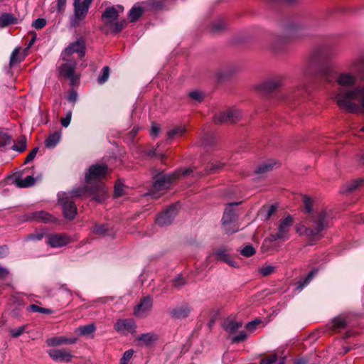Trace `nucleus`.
Masks as SVG:
<instances>
[{
    "instance_id": "24",
    "label": "nucleus",
    "mask_w": 364,
    "mask_h": 364,
    "mask_svg": "<svg viewBox=\"0 0 364 364\" xmlns=\"http://www.w3.org/2000/svg\"><path fill=\"white\" fill-rule=\"evenodd\" d=\"M289 30L292 33V35L301 36L308 35L307 31L309 30V26L305 23H294L289 27Z\"/></svg>"
},
{
    "instance_id": "35",
    "label": "nucleus",
    "mask_w": 364,
    "mask_h": 364,
    "mask_svg": "<svg viewBox=\"0 0 364 364\" xmlns=\"http://www.w3.org/2000/svg\"><path fill=\"white\" fill-rule=\"evenodd\" d=\"M275 165L276 164L272 161L264 162L257 167L255 172L259 174L265 173L267 172L271 171Z\"/></svg>"
},
{
    "instance_id": "27",
    "label": "nucleus",
    "mask_w": 364,
    "mask_h": 364,
    "mask_svg": "<svg viewBox=\"0 0 364 364\" xmlns=\"http://www.w3.org/2000/svg\"><path fill=\"white\" fill-rule=\"evenodd\" d=\"M18 21L17 18H16L11 13H3L0 16V27L4 28L8 26L15 24Z\"/></svg>"
},
{
    "instance_id": "50",
    "label": "nucleus",
    "mask_w": 364,
    "mask_h": 364,
    "mask_svg": "<svg viewBox=\"0 0 364 364\" xmlns=\"http://www.w3.org/2000/svg\"><path fill=\"white\" fill-rule=\"evenodd\" d=\"M303 203L304 205V210L306 213H311L312 211V200L308 196H304Z\"/></svg>"
},
{
    "instance_id": "49",
    "label": "nucleus",
    "mask_w": 364,
    "mask_h": 364,
    "mask_svg": "<svg viewBox=\"0 0 364 364\" xmlns=\"http://www.w3.org/2000/svg\"><path fill=\"white\" fill-rule=\"evenodd\" d=\"M240 253L243 256L249 257L255 255V250L252 245H247L241 250Z\"/></svg>"
},
{
    "instance_id": "18",
    "label": "nucleus",
    "mask_w": 364,
    "mask_h": 364,
    "mask_svg": "<svg viewBox=\"0 0 364 364\" xmlns=\"http://www.w3.org/2000/svg\"><path fill=\"white\" fill-rule=\"evenodd\" d=\"M124 11L123 6L118 5L117 7L111 6L105 9L102 15V20L105 26H111V23L118 18L119 14Z\"/></svg>"
},
{
    "instance_id": "51",
    "label": "nucleus",
    "mask_w": 364,
    "mask_h": 364,
    "mask_svg": "<svg viewBox=\"0 0 364 364\" xmlns=\"http://www.w3.org/2000/svg\"><path fill=\"white\" fill-rule=\"evenodd\" d=\"M275 271V267L273 265H267L259 269V272L266 277L272 274Z\"/></svg>"
},
{
    "instance_id": "37",
    "label": "nucleus",
    "mask_w": 364,
    "mask_h": 364,
    "mask_svg": "<svg viewBox=\"0 0 364 364\" xmlns=\"http://www.w3.org/2000/svg\"><path fill=\"white\" fill-rule=\"evenodd\" d=\"M127 26L126 20H121L117 21H113L111 23V26H107L112 29V31L117 33H119Z\"/></svg>"
},
{
    "instance_id": "46",
    "label": "nucleus",
    "mask_w": 364,
    "mask_h": 364,
    "mask_svg": "<svg viewBox=\"0 0 364 364\" xmlns=\"http://www.w3.org/2000/svg\"><path fill=\"white\" fill-rule=\"evenodd\" d=\"M11 136L6 132H0V146H6L11 143Z\"/></svg>"
},
{
    "instance_id": "33",
    "label": "nucleus",
    "mask_w": 364,
    "mask_h": 364,
    "mask_svg": "<svg viewBox=\"0 0 364 364\" xmlns=\"http://www.w3.org/2000/svg\"><path fill=\"white\" fill-rule=\"evenodd\" d=\"M146 9L149 11H159L164 8V1L163 0H149L146 3Z\"/></svg>"
},
{
    "instance_id": "5",
    "label": "nucleus",
    "mask_w": 364,
    "mask_h": 364,
    "mask_svg": "<svg viewBox=\"0 0 364 364\" xmlns=\"http://www.w3.org/2000/svg\"><path fill=\"white\" fill-rule=\"evenodd\" d=\"M178 176L179 173H178L173 174L159 173L155 176L154 184L149 194L153 198H157L159 194H160L159 193L168 189L171 183L176 180Z\"/></svg>"
},
{
    "instance_id": "60",
    "label": "nucleus",
    "mask_w": 364,
    "mask_h": 364,
    "mask_svg": "<svg viewBox=\"0 0 364 364\" xmlns=\"http://www.w3.org/2000/svg\"><path fill=\"white\" fill-rule=\"evenodd\" d=\"M44 236V233L43 232H37L34 234H30L27 236V240H41L43 239Z\"/></svg>"
},
{
    "instance_id": "11",
    "label": "nucleus",
    "mask_w": 364,
    "mask_h": 364,
    "mask_svg": "<svg viewBox=\"0 0 364 364\" xmlns=\"http://www.w3.org/2000/svg\"><path fill=\"white\" fill-rule=\"evenodd\" d=\"M241 117L239 110L233 108L228 109L215 115L214 122L218 124L224 123H235Z\"/></svg>"
},
{
    "instance_id": "47",
    "label": "nucleus",
    "mask_w": 364,
    "mask_h": 364,
    "mask_svg": "<svg viewBox=\"0 0 364 364\" xmlns=\"http://www.w3.org/2000/svg\"><path fill=\"white\" fill-rule=\"evenodd\" d=\"M223 167V164L221 163H215L208 164L205 168L206 173H210L220 170Z\"/></svg>"
},
{
    "instance_id": "64",
    "label": "nucleus",
    "mask_w": 364,
    "mask_h": 364,
    "mask_svg": "<svg viewBox=\"0 0 364 364\" xmlns=\"http://www.w3.org/2000/svg\"><path fill=\"white\" fill-rule=\"evenodd\" d=\"M77 92L72 90L70 92H69V95L68 96V100L70 101V102H75L77 100Z\"/></svg>"
},
{
    "instance_id": "17",
    "label": "nucleus",
    "mask_w": 364,
    "mask_h": 364,
    "mask_svg": "<svg viewBox=\"0 0 364 364\" xmlns=\"http://www.w3.org/2000/svg\"><path fill=\"white\" fill-rule=\"evenodd\" d=\"M212 255L218 261H223L230 267H238L237 262L230 257V249L227 247H220L213 250Z\"/></svg>"
},
{
    "instance_id": "53",
    "label": "nucleus",
    "mask_w": 364,
    "mask_h": 364,
    "mask_svg": "<svg viewBox=\"0 0 364 364\" xmlns=\"http://www.w3.org/2000/svg\"><path fill=\"white\" fill-rule=\"evenodd\" d=\"M188 96L191 99H193L198 102H202V100H203V97H204L203 94L201 92L198 91V90H194V91L189 92Z\"/></svg>"
},
{
    "instance_id": "28",
    "label": "nucleus",
    "mask_w": 364,
    "mask_h": 364,
    "mask_svg": "<svg viewBox=\"0 0 364 364\" xmlns=\"http://www.w3.org/2000/svg\"><path fill=\"white\" fill-rule=\"evenodd\" d=\"M243 323L232 319H227L223 324L225 330L229 333H234L242 326Z\"/></svg>"
},
{
    "instance_id": "13",
    "label": "nucleus",
    "mask_w": 364,
    "mask_h": 364,
    "mask_svg": "<svg viewBox=\"0 0 364 364\" xmlns=\"http://www.w3.org/2000/svg\"><path fill=\"white\" fill-rule=\"evenodd\" d=\"M114 329L119 333L127 334L136 332V324L132 318L119 319L114 324Z\"/></svg>"
},
{
    "instance_id": "12",
    "label": "nucleus",
    "mask_w": 364,
    "mask_h": 364,
    "mask_svg": "<svg viewBox=\"0 0 364 364\" xmlns=\"http://www.w3.org/2000/svg\"><path fill=\"white\" fill-rule=\"evenodd\" d=\"M178 210V205L173 204L171 205L168 209L158 215L155 220L156 224L161 227L169 225L177 215Z\"/></svg>"
},
{
    "instance_id": "20",
    "label": "nucleus",
    "mask_w": 364,
    "mask_h": 364,
    "mask_svg": "<svg viewBox=\"0 0 364 364\" xmlns=\"http://www.w3.org/2000/svg\"><path fill=\"white\" fill-rule=\"evenodd\" d=\"M153 305V299L150 296H146L141 300L140 303L134 309V315L136 316H144L149 311Z\"/></svg>"
},
{
    "instance_id": "57",
    "label": "nucleus",
    "mask_w": 364,
    "mask_h": 364,
    "mask_svg": "<svg viewBox=\"0 0 364 364\" xmlns=\"http://www.w3.org/2000/svg\"><path fill=\"white\" fill-rule=\"evenodd\" d=\"M46 21L44 18H38L33 22L32 26L36 29H41L46 26Z\"/></svg>"
},
{
    "instance_id": "59",
    "label": "nucleus",
    "mask_w": 364,
    "mask_h": 364,
    "mask_svg": "<svg viewBox=\"0 0 364 364\" xmlns=\"http://www.w3.org/2000/svg\"><path fill=\"white\" fill-rule=\"evenodd\" d=\"M38 151V147L36 146L28 154V156H26V158L25 159L24 164H27V163H29L30 161H33L35 159Z\"/></svg>"
},
{
    "instance_id": "38",
    "label": "nucleus",
    "mask_w": 364,
    "mask_h": 364,
    "mask_svg": "<svg viewBox=\"0 0 364 364\" xmlns=\"http://www.w3.org/2000/svg\"><path fill=\"white\" fill-rule=\"evenodd\" d=\"M346 326V321L344 318L341 316L336 317L332 321V328L336 329H341L344 328Z\"/></svg>"
},
{
    "instance_id": "41",
    "label": "nucleus",
    "mask_w": 364,
    "mask_h": 364,
    "mask_svg": "<svg viewBox=\"0 0 364 364\" xmlns=\"http://www.w3.org/2000/svg\"><path fill=\"white\" fill-rule=\"evenodd\" d=\"M316 269L311 270L308 275L304 278V280L301 281L299 283L298 287L299 289H303L304 287L309 284V283L311 281V279L315 277V275L317 274Z\"/></svg>"
},
{
    "instance_id": "39",
    "label": "nucleus",
    "mask_w": 364,
    "mask_h": 364,
    "mask_svg": "<svg viewBox=\"0 0 364 364\" xmlns=\"http://www.w3.org/2000/svg\"><path fill=\"white\" fill-rule=\"evenodd\" d=\"M186 132V128L183 126L176 127L168 132V139H172L176 136H182Z\"/></svg>"
},
{
    "instance_id": "48",
    "label": "nucleus",
    "mask_w": 364,
    "mask_h": 364,
    "mask_svg": "<svg viewBox=\"0 0 364 364\" xmlns=\"http://www.w3.org/2000/svg\"><path fill=\"white\" fill-rule=\"evenodd\" d=\"M107 230L108 228L106 225H96L93 228L92 232L96 235H102L107 233Z\"/></svg>"
},
{
    "instance_id": "34",
    "label": "nucleus",
    "mask_w": 364,
    "mask_h": 364,
    "mask_svg": "<svg viewBox=\"0 0 364 364\" xmlns=\"http://www.w3.org/2000/svg\"><path fill=\"white\" fill-rule=\"evenodd\" d=\"M145 9L139 6H134L129 12V16L132 22L136 21L144 13Z\"/></svg>"
},
{
    "instance_id": "1",
    "label": "nucleus",
    "mask_w": 364,
    "mask_h": 364,
    "mask_svg": "<svg viewBox=\"0 0 364 364\" xmlns=\"http://www.w3.org/2000/svg\"><path fill=\"white\" fill-rule=\"evenodd\" d=\"M337 105L343 110L353 114L364 112V86L353 90H342L336 97Z\"/></svg>"
},
{
    "instance_id": "45",
    "label": "nucleus",
    "mask_w": 364,
    "mask_h": 364,
    "mask_svg": "<svg viewBox=\"0 0 364 364\" xmlns=\"http://www.w3.org/2000/svg\"><path fill=\"white\" fill-rule=\"evenodd\" d=\"M124 194V187L120 181H117L114 185V196L116 198L122 196Z\"/></svg>"
},
{
    "instance_id": "43",
    "label": "nucleus",
    "mask_w": 364,
    "mask_h": 364,
    "mask_svg": "<svg viewBox=\"0 0 364 364\" xmlns=\"http://www.w3.org/2000/svg\"><path fill=\"white\" fill-rule=\"evenodd\" d=\"M225 28V23L219 19L214 22L211 26V31L213 33H218Z\"/></svg>"
},
{
    "instance_id": "10",
    "label": "nucleus",
    "mask_w": 364,
    "mask_h": 364,
    "mask_svg": "<svg viewBox=\"0 0 364 364\" xmlns=\"http://www.w3.org/2000/svg\"><path fill=\"white\" fill-rule=\"evenodd\" d=\"M58 203L62 206L64 217L68 220L75 218L77 207L70 198V194H58Z\"/></svg>"
},
{
    "instance_id": "6",
    "label": "nucleus",
    "mask_w": 364,
    "mask_h": 364,
    "mask_svg": "<svg viewBox=\"0 0 364 364\" xmlns=\"http://www.w3.org/2000/svg\"><path fill=\"white\" fill-rule=\"evenodd\" d=\"M92 1L93 0L74 1V14L70 20V27L77 28L80 26V21L85 18Z\"/></svg>"
},
{
    "instance_id": "7",
    "label": "nucleus",
    "mask_w": 364,
    "mask_h": 364,
    "mask_svg": "<svg viewBox=\"0 0 364 364\" xmlns=\"http://www.w3.org/2000/svg\"><path fill=\"white\" fill-rule=\"evenodd\" d=\"M62 59L65 61L58 67V72L60 77L68 79L71 86H75L79 80V76L75 73L77 63L75 60L67 59L64 56Z\"/></svg>"
},
{
    "instance_id": "4",
    "label": "nucleus",
    "mask_w": 364,
    "mask_h": 364,
    "mask_svg": "<svg viewBox=\"0 0 364 364\" xmlns=\"http://www.w3.org/2000/svg\"><path fill=\"white\" fill-rule=\"evenodd\" d=\"M241 202L228 203L224 210L222 218V225L226 234H232L239 230L236 223L237 214L233 207L240 205Z\"/></svg>"
},
{
    "instance_id": "23",
    "label": "nucleus",
    "mask_w": 364,
    "mask_h": 364,
    "mask_svg": "<svg viewBox=\"0 0 364 364\" xmlns=\"http://www.w3.org/2000/svg\"><path fill=\"white\" fill-rule=\"evenodd\" d=\"M159 339V336L154 332H149L139 335L136 341L146 346H149Z\"/></svg>"
},
{
    "instance_id": "58",
    "label": "nucleus",
    "mask_w": 364,
    "mask_h": 364,
    "mask_svg": "<svg viewBox=\"0 0 364 364\" xmlns=\"http://www.w3.org/2000/svg\"><path fill=\"white\" fill-rule=\"evenodd\" d=\"M72 117V111H68L66 114L65 117L61 119L60 122L63 127H67L70 123Z\"/></svg>"
},
{
    "instance_id": "44",
    "label": "nucleus",
    "mask_w": 364,
    "mask_h": 364,
    "mask_svg": "<svg viewBox=\"0 0 364 364\" xmlns=\"http://www.w3.org/2000/svg\"><path fill=\"white\" fill-rule=\"evenodd\" d=\"M109 68L108 66H105L102 68V73L100 75V76L97 78V82L100 84L105 83L109 78Z\"/></svg>"
},
{
    "instance_id": "14",
    "label": "nucleus",
    "mask_w": 364,
    "mask_h": 364,
    "mask_svg": "<svg viewBox=\"0 0 364 364\" xmlns=\"http://www.w3.org/2000/svg\"><path fill=\"white\" fill-rule=\"evenodd\" d=\"M73 53H77L79 57L81 58L85 55V43L83 39L80 38L77 40L75 42L70 43L67 48H65L63 52L61 57L66 58Z\"/></svg>"
},
{
    "instance_id": "26",
    "label": "nucleus",
    "mask_w": 364,
    "mask_h": 364,
    "mask_svg": "<svg viewBox=\"0 0 364 364\" xmlns=\"http://www.w3.org/2000/svg\"><path fill=\"white\" fill-rule=\"evenodd\" d=\"M282 84V80L280 77H276L274 78L269 79L266 80L263 84L262 87L264 90L268 92H272L277 88L280 87Z\"/></svg>"
},
{
    "instance_id": "15",
    "label": "nucleus",
    "mask_w": 364,
    "mask_h": 364,
    "mask_svg": "<svg viewBox=\"0 0 364 364\" xmlns=\"http://www.w3.org/2000/svg\"><path fill=\"white\" fill-rule=\"evenodd\" d=\"M338 84L342 87L339 88L334 97L336 102H337L336 97L338 92L342 90H353V88H348V87L354 85L356 82V77L354 75L348 73H341L336 80ZM356 87H355V88ZM354 89V87H353Z\"/></svg>"
},
{
    "instance_id": "21",
    "label": "nucleus",
    "mask_w": 364,
    "mask_h": 364,
    "mask_svg": "<svg viewBox=\"0 0 364 364\" xmlns=\"http://www.w3.org/2000/svg\"><path fill=\"white\" fill-rule=\"evenodd\" d=\"M70 242V237L65 234H53L50 235L47 243L52 247H61Z\"/></svg>"
},
{
    "instance_id": "19",
    "label": "nucleus",
    "mask_w": 364,
    "mask_h": 364,
    "mask_svg": "<svg viewBox=\"0 0 364 364\" xmlns=\"http://www.w3.org/2000/svg\"><path fill=\"white\" fill-rule=\"evenodd\" d=\"M49 356L55 362H70L73 355L65 348L50 349L48 351Z\"/></svg>"
},
{
    "instance_id": "56",
    "label": "nucleus",
    "mask_w": 364,
    "mask_h": 364,
    "mask_svg": "<svg viewBox=\"0 0 364 364\" xmlns=\"http://www.w3.org/2000/svg\"><path fill=\"white\" fill-rule=\"evenodd\" d=\"M172 283L173 287L179 288L185 284L186 281L182 276L178 275L172 280Z\"/></svg>"
},
{
    "instance_id": "55",
    "label": "nucleus",
    "mask_w": 364,
    "mask_h": 364,
    "mask_svg": "<svg viewBox=\"0 0 364 364\" xmlns=\"http://www.w3.org/2000/svg\"><path fill=\"white\" fill-rule=\"evenodd\" d=\"M247 334L245 331H241L232 338V342L236 343L244 341L247 338Z\"/></svg>"
},
{
    "instance_id": "54",
    "label": "nucleus",
    "mask_w": 364,
    "mask_h": 364,
    "mask_svg": "<svg viewBox=\"0 0 364 364\" xmlns=\"http://www.w3.org/2000/svg\"><path fill=\"white\" fill-rule=\"evenodd\" d=\"M277 359V354H271L260 360L259 364H273Z\"/></svg>"
},
{
    "instance_id": "52",
    "label": "nucleus",
    "mask_w": 364,
    "mask_h": 364,
    "mask_svg": "<svg viewBox=\"0 0 364 364\" xmlns=\"http://www.w3.org/2000/svg\"><path fill=\"white\" fill-rule=\"evenodd\" d=\"M134 354V350H126L121 360H120V364H128V362L130 360V359L132 358V355Z\"/></svg>"
},
{
    "instance_id": "29",
    "label": "nucleus",
    "mask_w": 364,
    "mask_h": 364,
    "mask_svg": "<svg viewBox=\"0 0 364 364\" xmlns=\"http://www.w3.org/2000/svg\"><path fill=\"white\" fill-rule=\"evenodd\" d=\"M60 140V133L55 132L50 134L45 141L46 146L52 149L54 148Z\"/></svg>"
},
{
    "instance_id": "16",
    "label": "nucleus",
    "mask_w": 364,
    "mask_h": 364,
    "mask_svg": "<svg viewBox=\"0 0 364 364\" xmlns=\"http://www.w3.org/2000/svg\"><path fill=\"white\" fill-rule=\"evenodd\" d=\"M191 311V306L187 303H183L174 308L170 309L168 310V314L172 318L181 320L188 318Z\"/></svg>"
},
{
    "instance_id": "30",
    "label": "nucleus",
    "mask_w": 364,
    "mask_h": 364,
    "mask_svg": "<svg viewBox=\"0 0 364 364\" xmlns=\"http://www.w3.org/2000/svg\"><path fill=\"white\" fill-rule=\"evenodd\" d=\"M96 330L95 323H90L85 326H80L76 328L75 332L80 336H89L92 334Z\"/></svg>"
},
{
    "instance_id": "22",
    "label": "nucleus",
    "mask_w": 364,
    "mask_h": 364,
    "mask_svg": "<svg viewBox=\"0 0 364 364\" xmlns=\"http://www.w3.org/2000/svg\"><path fill=\"white\" fill-rule=\"evenodd\" d=\"M76 338H66L65 336L51 337L46 340L48 346L55 347L61 345L74 344L77 342Z\"/></svg>"
},
{
    "instance_id": "61",
    "label": "nucleus",
    "mask_w": 364,
    "mask_h": 364,
    "mask_svg": "<svg viewBox=\"0 0 364 364\" xmlns=\"http://www.w3.org/2000/svg\"><path fill=\"white\" fill-rule=\"evenodd\" d=\"M67 0H57V11L58 13L62 14L65 8Z\"/></svg>"
},
{
    "instance_id": "62",
    "label": "nucleus",
    "mask_w": 364,
    "mask_h": 364,
    "mask_svg": "<svg viewBox=\"0 0 364 364\" xmlns=\"http://www.w3.org/2000/svg\"><path fill=\"white\" fill-rule=\"evenodd\" d=\"M24 331H25V326H21L18 327L17 329H11V333L13 337H18V336H21L23 333Z\"/></svg>"
},
{
    "instance_id": "42",
    "label": "nucleus",
    "mask_w": 364,
    "mask_h": 364,
    "mask_svg": "<svg viewBox=\"0 0 364 364\" xmlns=\"http://www.w3.org/2000/svg\"><path fill=\"white\" fill-rule=\"evenodd\" d=\"M20 48H16L11 53L10 56L9 65L14 66V65L19 63L22 61V59L18 58Z\"/></svg>"
},
{
    "instance_id": "3",
    "label": "nucleus",
    "mask_w": 364,
    "mask_h": 364,
    "mask_svg": "<svg viewBox=\"0 0 364 364\" xmlns=\"http://www.w3.org/2000/svg\"><path fill=\"white\" fill-rule=\"evenodd\" d=\"M63 193L70 194L71 199L73 198L89 196L91 197L93 200L98 203H102L107 197V188L102 182H97L95 186L87 184L83 187H78L70 192Z\"/></svg>"
},
{
    "instance_id": "2",
    "label": "nucleus",
    "mask_w": 364,
    "mask_h": 364,
    "mask_svg": "<svg viewBox=\"0 0 364 364\" xmlns=\"http://www.w3.org/2000/svg\"><path fill=\"white\" fill-rule=\"evenodd\" d=\"M330 220V215L326 210H322L308 216L306 224L297 225L296 231L300 235L321 238L322 231L329 226Z\"/></svg>"
},
{
    "instance_id": "63",
    "label": "nucleus",
    "mask_w": 364,
    "mask_h": 364,
    "mask_svg": "<svg viewBox=\"0 0 364 364\" xmlns=\"http://www.w3.org/2000/svg\"><path fill=\"white\" fill-rule=\"evenodd\" d=\"M277 207L275 205H272L268 208L267 212L266 219L268 220L269 218L276 212Z\"/></svg>"
},
{
    "instance_id": "25",
    "label": "nucleus",
    "mask_w": 364,
    "mask_h": 364,
    "mask_svg": "<svg viewBox=\"0 0 364 364\" xmlns=\"http://www.w3.org/2000/svg\"><path fill=\"white\" fill-rule=\"evenodd\" d=\"M31 219L37 222L43 223L54 222L55 220V218L52 215L45 211H37L32 213Z\"/></svg>"
},
{
    "instance_id": "36",
    "label": "nucleus",
    "mask_w": 364,
    "mask_h": 364,
    "mask_svg": "<svg viewBox=\"0 0 364 364\" xmlns=\"http://www.w3.org/2000/svg\"><path fill=\"white\" fill-rule=\"evenodd\" d=\"M12 149L19 153L23 152L26 149V137L21 136L18 141L12 146Z\"/></svg>"
},
{
    "instance_id": "32",
    "label": "nucleus",
    "mask_w": 364,
    "mask_h": 364,
    "mask_svg": "<svg viewBox=\"0 0 364 364\" xmlns=\"http://www.w3.org/2000/svg\"><path fill=\"white\" fill-rule=\"evenodd\" d=\"M364 183L363 178H358L347 183L343 188V193H349L357 189L360 186Z\"/></svg>"
},
{
    "instance_id": "9",
    "label": "nucleus",
    "mask_w": 364,
    "mask_h": 364,
    "mask_svg": "<svg viewBox=\"0 0 364 364\" xmlns=\"http://www.w3.org/2000/svg\"><path fill=\"white\" fill-rule=\"evenodd\" d=\"M107 173L108 166L106 164H93L85 173V183L95 186L96 183L100 182L98 180L104 178Z\"/></svg>"
},
{
    "instance_id": "40",
    "label": "nucleus",
    "mask_w": 364,
    "mask_h": 364,
    "mask_svg": "<svg viewBox=\"0 0 364 364\" xmlns=\"http://www.w3.org/2000/svg\"><path fill=\"white\" fill-rule=\"evenodd\" d=\"M286 40L287 37L274 36L272 40V48L275 50L279 49L286 42Z\"/></svg>"
},
{
    "instance_id": "8",
    "label": "nucleus",
    "mask_w": 364,
    "mask_h": 364,
    "mask_svg": "<svg viewBox=\"0 0 364 364\" xmlns=\"http://www.w3.org/2000/svg\"><path fill=\"white\" fill-rule=\"evenodd\" d=\"M294 222V218L290 215H288L284 219L281 220L279 223L277 232L271 233L269 237V240L271 242L287 240L289 238V232Z\"/></svg>"
},
{
    "instance_id": "31",
    "label": "nucleus",
    "mask_w": 364,
    "mask_h": 364,
    "mask_svg": "<svg viewBox=\"0 0 364 364\" xmlns=\"http://www.w3.org/2000/svg\"><path fill=\"white\" fill-rule=\"evenodd\" d=\"M36 182L35 178L31 176L26 177L24 179L16 178L15 180V184L18 188H27L34 185Z\"/></svg>"
}]
</instances>
